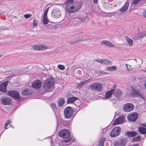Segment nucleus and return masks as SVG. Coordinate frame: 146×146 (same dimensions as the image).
Returning <instances> with one entry per match:
<instances>
[{"label":"nucleus","mask_w":146,"mask_h":146,"mask_svg":"<svg viewBox=\"0 0 146 146\" xmlns=\"http://www.w3.org/2000/svg\"><path fill=\"white\" fill-rule=\"evenodd\" d=\"M59 135L63 138L67 139L65 142H68L70 139V133L69 130L66 129L60 130L58 133Z\"/></svg>","instance_id":"7ed1b4c3"},{"label":"nucleus","mask_w":146,"mask_h":146,"mask_svg":"<svg viewBox=\"0 0 146 146\" xmlns=\"http://www.w3.org/2000/svg\"><path fill=\"white\" fill-rule=\"evenodd\" d=\"M11 121H6L5 123V124L4 127L5 129L8 128L7 126L8 124H10L11 123Z\"/></svg>","instance_id":"72a5a7b5"},{"label":"nucleus","mask_w":146,"mask_h":146,"mask_svg":"<svg viewBox=\"0 0 146 146\" xmlns=\"http://www.w3.org/2000/svg\"><path fill=\"white\" fill-rule=\"evenodd\" d=\"M125 120V117L124 116H121L115 119L114 123H113L114 125L116 124H119L123 123Z\"/></svg>","instance_id":"dca6fc26"},{"label":"nucleus","mask_w":146,"mask_h":146,"mask_svg":"<svg viewBox=\"0 0 146 146\" xmlns=\"http://www.w3.org/2000/svg\"><path fill=\"white\" fill-rule=\"evenodd\" d=\"M138 114L135 113H133L130 114L127 117L128 119L130 121H135L138 117Z\"/></svg>","instance_id":"f8f14e48"},{"label":"nucleus","mask_w":146,"mask_h":146,"mask_svg":"<svg viewBox=\"0 0 146 146\" xmlns=\"http://www.w3.org/2000/svg\"><path fill=\"white\" fill-rule=\"evenodd\" d=\"M52 15L54 18H58L61 16V12L59 9L55 8L52 10Z\"/></svg>","instance_id":"9b49d317"},{"label":"nucleus","mask_w":146,"mask_h":146,"mask_svg":"<svg viewBox=\"0 0 146 146\" xmlns=\"http://www.w3.org/2000/svg\"><path fill=\"white\" fill-rule=\"evenodd\" d=\"M128 7V4L126 3L121 8L119 9V11L122 12L125 11L127 9Z\"/></svg>","instance_id":"393cba45"},{"label":"nucleus","mask_w":146,"mask_h":146,"mask_svg":"<svg viewBox=\"0 0 146 146\" xmlns=\"http://www.w3.org/2000/svg\"><path fill=\"white\" fill-rule=\"evenodd\" d=\"M48 46L46 45L37 44L33 46L32 49L34 50H44L48 48Z\"/></svg>","instance_id":"423d86ee"},{"label":"nucleus","mask_w":146,"mask_h":146,"mask_svg":"<svg viewBox=\"0 0 146 146\" xmlns=\"http://www.w3.org/2000/svg\"><path fill=\"white\" fill-rule=\"evenodd\" d=\"M65 102V101L63 98H62L59 99L58 102V106L59 107L62 106Z\"/></svg>","instance_id":"bb28decb"},{"label":"nucleus","mask_w":146,"mask_h":146,"mask_svg":"<svg viewBox=\"0 0 146 146\" xmlns=\"http://www.w3.org/2000/svg\"><path fill=\"white\" fill-rule=\"evenodd\" d=\"M7 94L9 96L16 99H20L19 93L17 91H9L7 92Z\"/></svg>","instance_id":"9d476101"},{"label":"nucleus","mask_w":146,"mask_h":146,"mask_svg":"<svg viewBox=\"0 0 146 146\" xmlns=\"http://www.w3.org/2000/svg\"><path fill=\"white\" fill-rule=\"evenodd\" d=\"M41 82L39 80H36L34 81L32 84V87L36 89H38L42 85Z\"/></svg>","instance_id":"2eb2a0df"},{"label":"nucleus","mask_w":146,"mask_h":146,"mask_svg":"<svg viewBox=\"0 0 146 146\" xmlns=\"http://www.w3.org/2000/svg\"><path fill=\"white\" fill-rule=\"evenodd\" d=\"M102 141V139H101V140H100V142H101V141Z\"/></svg>","instance_id":"603ef678"},{"label":"nucleus","mask_w":146,"mask_h":146,"mask_svg":"<svg viewBox=\"0 0 146 146\" xmlns=\"http://www.w3.org/2000/svg\"><path fill=\"white\" fill-rule=\"evenodd\" d=\"M132 94L135 96L143 98V96L142 94L139 92L135 90H133L132 91Z\"/></svg>","instance_id":"6ab92c4d"},{"label":"nucleus","mask_w":146,"mask_h":146,"mask_svg":"<svg viewBox=\"0 0 146 146\" xmlns=\"http://www.w3.org/2000/svg\"><path fill=\"white\" fill-rule=\"evenodd\" d=\"M139 144H136L134 145L133 146H139Z\"/></svg>","instance_id":"8fccbe9b"},{"label":"nucleus","mask_w":146,"mask_h":146,"mask_svg":"<svg viewBox=\"0 0 146 146\" xmlns=\"http://www.w3.org/2000/svg\"><path fill=\"white\" fill-rule=\"evenodd\" d=\"M126 67H127V69L128 71H129L131 70V66L129 65H128L127 64H126Z\"/></svg>","instance_id":"ea45409f"},{"label":"nucleus","mask_w":146,"mask_h":146,"mask_svg":"<svg viewBox=\"0 0 146 146\" xmlns=\"http://www.w3.org/2000/svg\"><path fill=\"white\" fill-rule=\"evenodd\" d=\"M85 40H83L82 38H78L76 40L73 42L72 43V44H74L80 41H85Z\"/></svg>","instance_id":"473e14b6"},{"label":"nucleus","mask_w":146,"mask_h":146,"mask_svg":"<svg viewBox=\"0 0 146 146\" xmlns=\"http://www.w3.org/2000/svg\"><path fill=\"white\" fill-rule=\"evenodd\" d=\"M111 69L113 70V71L117 69V67L115 66H113L111 67Z\"/></svg>","instance_id":"c03bdc74"},{"label":"nucleus","mask_w":146,"mask_h":146,"mask_svg":"<svg viewBox=\"0 0 146 146\" xmlns=\"http://www.w3.org/2000/svg\"><path fill=\"white\" fill-rule=\"evenodd\" d=\"M138 130L139 132L142 134H144L146 133V128L141 127L139 128Z\"/></svg>","instance_id":"b1692460"},{"label":"nucleus","mask_w":146,"mask_h":146,"mask_svg":"<svg viewBox=\"0 0 146 146\" xmlns=\"http://www.w3.org/2000/svg\"><path fill=\"white\" fill-rule=\"evenodd\" d=\"M12 102V99L9 97H4L1 99V102L3 105H9Z\"/></svg>","instance_id":"4468645a"},{"label":"nucleus","mask_w":146,"mask_h":146,"mask_svg":"<svg viewBox=\"0 0 146 146\" xmlns=\"http://www.w3.org/2000/svg\"><path fill=\"white\" fill-rule=\"evenodd\" d=\"M32 16V15L31 14H25L24 15V17L26 19H28L30 18Z\"/></svg>","instance_id":"58836bf2"},{"label":"nucleus","mask_w":146,"mask_h":146,"mask_svg":"<svg viewBox=\"0 0 146 146\" xmlns=\"http://www.w3.org/2000/svg\"><path fill=\"white\" fill-rule=\"evenodd\" d=\"M56 106L53 103L51 104V107L54 111V109L56 108Z\"/></svg>","instance_id":"a19ab883"},{"label":"nucleus","mask_w":146,"mask_h":146,"mask_svg":"<svg viewBox=\"0 0 146 146\" xmlns=\"http://www.w3.org/2000/svg\"><path fill=\"white\" fill-rule=\"evenodd\" d=\"M98 62H100L102 64H103V60L102 59H98V60H96Z\"/></svg>","instance_id":"79ce46f5"},{"label":"nucleus","mask_w":146,"mask_h":146,"mask_svg":"<svg viewBox=\"0 0 146 146\" xmlns=\"http://www.w3.org/2000/svg\"><path fill=\"white\" fill-rule=\"evenodd\" d=\"M80 20V19L79 18L74 17H72L71 19V21L74 23L76 22H78Z\"/></svg>","instance_id":"7c9ffc66"},{"label":"nucleus","mask_w":146,"mask_h":146,"mask_svg":"<svg viewBox=\"0 0 146 146\" xmlns=\"http://www.w3.org/2000/svg\"><path fill=\"white\" fill-rule=\"evenodd\" d=\"M54 84V80L53 78H48L44 82L43 88L45 91H51L53 89Z\"/></svg>","instance_id":"f03ea898"},{"label":"nucleus","mask_w":146,"mask_h":146,"mask_svg":"<svg viewBox=\"0 0 146 146\" xmlns=\"http://www.w3.org/2000/svg\"><path fill=\"white\" fill-rule=\"evenodd\" d=\"M121 128L119 127H115L110 133L111 137H113L118 136L120 133Z\"/></svg>","instance_id":"0eeeda50"},{"label":"nucleus","mask_w":146,"mask_h":146,"mask_svg":"<svg viewBox=\"0 0 146 146\" xmlns=\"http://www.w3.org/2000/svg\"><path fill=\"white\" fill-rule=\"evenodd\" d=\"M141 0H132V5H135L137 4Z\"/></svg>","instance_id":"f704fd0d"},{"label":"nucleus","mask_w":146,"mask_h":146,"mask_svg":"<svg viewBox=\"0 0 146 146\" xmlns=\"http://www.w3.org/2000/svg\"><path fill=\"white\" fill-rule=\"evenodd\" d=\"M117 142V144H119V145L121 146H124L125 145L127 142V140L126 139H122L119 141Z\"/></svg>","instance_id":"aec40b11"},{"label":"nucleus","mask_w":146,"mask_h":146,"mask_svg":"<svg viewBox=\"0 0 146 146\" xmlns=\"http://www.w3.org/2000/svg\"><path fill=\"white\" fill-rule=\"evenodd\" d=\"M103 141H102V144H103Z\"/></svg>","instance_id":"5fc2aeb1"},{"label":"nucleus","mask_w":146,"mask_h":146,"mask_svg":"<svg viewBox=\"0 0 146 146\" xmlns=\"http://www.w3.org/2000/svg\"><path fill=\"white\" fill-rule=\"evenodd\" d=\"M49 20L47 18V17L46 16H43V23L44 24H47Z\"/></svg>","instance_id":"c756f323"},{"label":"nucleus","mask_w":146,"mask_h":146,"mask_svg":"<svg viewBox=\"0 0 146 146\" xmlns=\"http://www.w3.org/2000/svg\"><path fill=\"white\" fill-rule=\"evenodd\" d=\"M31 93V91L29 90L25 89L22 92V95H30Z\"/></svg>","instance_id":"cd10ccee"},{"label":"nucleus","mask_w":146,"mask_h":146,"mask_svg":"<svg viewBox=\"0 0 146 146\" xmlns=\"http://www.w3.org/2000/svg\"><path fill=\"white\" fill-rule=\"evenodd\" d=\"M146 36V32H139L135 35V38L136 39H139L142 38Z\"/></svg>","instance_id":"f3484780"},{"label":"nucleus","mask_w":146,"mask_h":146,"mask_svg":"<svg viewBox=\"0 0 146 146\" xmlns=\"http://www.w3.org/2000/svg\"><path fill=\"white\" fill-rule=\"evenodd\" d=\"M113 93L114 95L117 97L121 96L122 94L121 90L119 89L113 90Z\"/></svg>","instance_id":"412c9836"},{"label":"nucleus","mask_w":146,"mask_h":146,"mask_svg":"<svg viewBox=\"0 0 146 146\" xmlns=\"http://www.w3.org/2000/svg\"><path fill=\"white\" fill-rule=\"evenodd\" d=\"M78 98L76 97H72L69 98L67 101L68 103H72L75 100H77Z\"/></svg>","instance_id":"5701e85b"},{"label":"nucleus","mask_w":146,"mask_h":146,"mask_svg":"<svg viewBox=\"0 0 146 146\" xmlns=\"http://www.w3.org/2000/svg\"><path fill=\"white\" fill-rule=\"evenodd\" d=\"M143 126H144L146 127V123H144V124H142Z\"/></svg>","instance_id":"3c124183"},{"label":"nucleus","mask_w":146,"mask_h":146,"mask_svg":"<svg viewBox=\"0 0 146 146\" xmlns=\"http://www.w3.org/2000/svg\"><path fill=\"white\" fill-rule=\"evenodd\" d=\"M102 44L110 46L111 47H114V45L111 42L109 41L104 40L102 41L101 42Z\"/></svg>","instance_id":"a211bd4d"},{"label":"nucleus","mask_w":146,"mask_h":146,"mask_svg":"<svg viewBox=\"0 0 146 146\" xmlns=\"http://www.w3.org/2000/svg\"><path fill=\"white\" fill-rule=\"evenodd\" d=\"M126 135L129 137H134L137 135V133L135 131H128L126 133Z\"/></svg>","instance_id":"4be33fe9"},{"label":"nucleus","mask_w":146,"mask_h":146,"mask_svg":"<svg viewBox=\"0 0 146 146\" xmlns=\"http://www.w3.org/2000/svg\"><path fill=\"white\" fill-rule=\"evenodd\" d=\"M1 55H0V57H1Z\"/></svg>","instance_id":"6e6d98bb"},{"label":"nucleus","mask_w":146,"mask_h":146,"mask_svg":"<svg viewBox=\"0 0 146 146\" xmlns=\"http://www.w3.org/2000/svg\"><path fill=\"white\" fill-rule=\"evenodd\" d=\"M134 108L133 105L130 103H128L124 105L123 109L125 112H130L132 111Z\"/></svg>","instance_id":"6e6552de"},{"label":"nucleus","mask_w":146,"mask_h":146,"mask_svg":"<svg viewBox=\"0 0 146 146\" xmlns=\"http://www.w3.org/2000/svg\"><path fill=\"white\" fill-rule=\"evenodd\" d=\"M113 90H109L108 92L105 94V97L106 98H110L112 94L113 93Z\"/></svg>","instance_id":"a878e982"},{"label":"nucleus","mask_w":146,"mask_h":146,"mask_svg":"<svg viewBox=\"0 0 146 146\" xmlns=\"http://www.w3.org/2000/svg\"><path fill=\"white\" fill-rule=\"evenodd\" d=\"M90 88L91 90L100 91L102 90V86L100 83H95L91 84L90 86Z\"/></svg>","instance_id":"39448f33"},{"label":"nucleus","mask_w":146,"mask_h":146,"mask_svg":"<svg viewBox=\"0 0 146 146\" xmlns=\"http://www.w3.org/2000/svg\"><path fill=\"white\" fill-rule=\"evenodd\" d=\"M8 82L7 81L2 82L0 85V91L3 93L7 91V86Z\"/></svg>","instance_id":"ddd939ff"},{"label":"nucleus","mask_w":146,"mask_h":146,"mask_svg":"<svg viewBox=\"0 0 146 146\" xmlns=\"http://www.w3.org/2000/svg\"><path fill=\"white\" fill-rule=\"evenodd\" d=\"M98 0H93V2L95 4L97 3Z\"/></svg>","instance_id":"de8ad7c7"},{"label":"nucleus","mask_w":146,"mask_h":146,"mask_svg":"<svg viewBox=\"0 0 146 146\" xmlns=\"http://www.w3.org/2000/svg\"><path fill=\"white\" fill-rule=\"evenodd\" d=\"M7 94L9 96L16 99H20L19 93L17 91H9L7 92Z\"/></svg>","instance_id":"1a4fd4ad"},{"label":"nucleus","mask_w":146,"mask_h":146,"mask_svg":"<svg viewBox=\"0 0 146 146\" xmlns=\"http://www.w3.org/2000/svg\"><path fill=\"white\" fill-rule=\"evenodd\" d=\"M110 61L107 60H104L103 62V64H110Z\"/></svg>","instance_id":"4c0bfd02"},{"label":"nucleus","mask_w":146,"mask_h":146,"mask_svg":"<svg viewBox=\"0 0 146 146\" xmlns=\"http://www.w3.org/2000/svg\"><path fill=\"white\" fill-rule=\"evenodd\" d=\"M143 15L144 17H146V10L145 11L143 12Z\"/></svg>","instance_id":"49530a36"},{"label":"nucleus","mask_w":146,"mask_h":146,"mask_svg":"<svg viewBox=\"0 0 146 146\" xmlns=\"http://www.w3.org/2000/svg\"><path fill=\"white\" fill-rule=\"evenodd\" d=\"M126 38L127 43L129 44L130 46H131L133 44V41L131 39L129 38L128 36H126Z\"/></svg>","instance_id":"c85d7f7f"},{"label":"nucleus","mask_w":146,"mask_h":146,"mask_svg":"<svg viewBox=\"0 0 146 146\" xmlns=\"http://www.w3.org/2000/svg\"><path fill=\"white\" fill-rule=\"evenodd\" d=\"M141 140L140 137L139 136H137L136 137L134 138L132 140V141H138Z\"/></svg>","instance_id":"2f4dec72"},{"label":"nucleus","mask_w":146,"mask_h":146,"mask_svg":"<svg viewBox=\"0 0 146 146\" xmlns=\"http://www.w3.org/2000/svg\"><path fill=\"white\" fill-rule=\"evenodd\" d=\"M73 112L72 109L71 107H66L64 110L65 117L67 119L72 117L73 116Z\"/></svg>","instance_id":"20e7f679"},{"label":"nucleus","mask_w":146,"mask_h":146,"mask_svg":"<svg viewBox=\"0 0 146 146\" xmlns=\"http://www.w3.org/2000/svg\"><path fill=\"white\" fill-rule=\"evenodd\" d=\"M65 4L66 10L70 13L78 11L80 9L82 6L81 2H74L73 0H67Z\"/></svg>","instance_id":"f257e3e1"},{"label":"nucleus","mask_w":146,"mask_h":146,"mask_svg":"<svg viewBox=\"0 0 146 146\" xmlns=\"http://www.w3.org/2000/svg\"><path fill=\"white\" fill-rule=\"evenodd\" d=\"M38 21L36 20H34L33 23V26L34 27H35L38 25Z\"/></svg>","instance_id":"c9c22d12"},{"label":"nucleus","mask_w":146,"mask_h":146,"mask_svg":"<svg viewBox=\"0 0 146 146\" xmlns=\"http://www.w3.org/2000/svg\"><path fill=\"white\" fill-rule=\"evenodd\" d=\"M114 146H119V144H117V142H116L114 144Z\"/></svg>","instance_id":"09e8293b"},{"label":"nucleus","mask_w":146,"mask_h":146,"mask_svg":"<svg viewBox=\"0 0 146 146\" xmlns=\"http://www.w3.org/2000/svg\"><path fill=\"white\" fill-rule=\"evenodd\" d=\"M48 8H47V9L45 10V11L44 13L43 16H47V13L48 12Z\"/></svg>","instance_id":"37998d69"},{"label":"nucleus","mask_w":146,"mask_h":146,"mask_svg":"<svg viewBox=\"0 0 146 146\" xmlns=\"http://www.w3.org/2000/svg\"><path fill=\"white\" fill-rule=\"evenodd\" d=\"M58 67L60 70H64L65 68V67L63 65L59 64L58 65Z\"/></svg>","instance_id":"e433bc0d"},{"label":"nucleus","mask_w":146,"mask_h":146,"mask_svg":"<svg viewBox=\"0 0 146 146\" xmlns=\"http://www.w3.org/2000/svg\"><path fill=\"white\" fill-rule=\"evenodd\" d=\"M104 73V72H102V74H103Z\"/></svg>","instance_id":"864d4df0"},{"label":"nucleus","mask_w":146,"mask_h":146,"mask_svg":"<svg viewBox=\"0 0 146 146\" xmlns=\"http://www.w3.org/2000/svg\"><path fill=\"white\" fill-rule=\"evenodd\" d=\"M106 70H107L113 71V70H112L111 67H108L106 68Z\"/></svg>","instance_id":"a18cd8bd"}]
</instances>
